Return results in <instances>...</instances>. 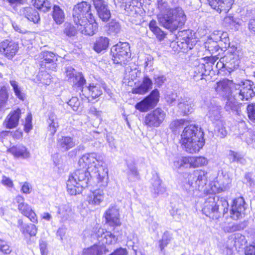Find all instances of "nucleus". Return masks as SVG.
<instances>
[{
  "label": "nucleus",
  "mask_w": 255,
  "mask_h": 255,
  "mask_svg": "<svg viewBox=\"0 0 255 255\" xmlns=\"http://www.w3.org/2000/svg\"><path fill=\"white\" fill-rule=\"evenodd\" d=\"M90 173L87 169L76 170L69 177L67 181L68 192L71 195L81 193L83 189L88 186Z\"/></svg>",
  "instance_id": "20e7f679"
},
{
  "label": "nucleus",
  "mask_w": 255,
  "mask_h": 255,
  "mask_svg": "<svg viewBox=\"0 0 255 255\" xmlns=\"http://www.w3.org/2000/svg\"><path fill=\"white\" fill-rule=\"evenodd\" d=\"M196 40L192 36H185L177 42L178 46L183 50V52L192 49L195 45Z\"/></svg>",
  "instance_id": "2f4dec72"
},
{
  "label": "nucleus",
  "mask_w": 255,
  "mask_h": 255,
  "mask_svg": "<svg viewBox=\"0 0 255 255\" xmlns=\"http://www.w3.org/2000/svg\"><path fill=\"white\" fill-rule=\"evenodd\" d=\"M18 209L22 214L27 217L32 222L37 223L36 214L28 204L25 203L23 205H19Z\"/></svg>",
  "instance_id": "72a5a7b5"
},
{
  "label": "nucleus",
  "mask_w": 255,
  "mask_h": 255,
  "mask_svg": "<svg viewBox=\"0 0 255 255\" xmlns=\"http://www.w3.org/2000/svg\"><path fill=\"white\" fill-rule=\"evenodd\" d=\"M85 88L89 91L91 97L95 99L100 96L102 91L101 87L99 84H90L89 86H86Z\"/></svg>",
  "instance_id": "c03bdc74"
},
{
  "label": "nucleus",
  "mask_w": 255,
  "mask_h": 255,
  "mask_svg": "<svg viewBox=\"0 0 255 255\" xmlns=\"http://www.w3.org/2000/svg\"><path fill=\"white\" fill-rule=\"evenodd\" d=\"M205 106L208 110V115L210 120L214 123H220L222 124L221 106L214 99L206 98L204 100Z\"/></svg>",
  "instance_id": "9b49d317"
},
{
  "label": "nucleus",
  "mask_w": 255,
  "mask_h": 255,
  "mask_svg": "<svg viewBox=\"0 0 255 255\" xmlns=\"http://www.w3.org/2000/svg\"><path fill=\"white\" fill-rule=\"evenodd\" d=\"M171 216L176 220L181 219L184 215V212L180 208L174 207L170 211Z\"/></svg>",
  "instance_id": "0e129e2a"
},
{
  "label": "nucleus",
  "mask_w": 255,
  "mask_h": 255,
  "mask_svg": "<svg viewBox=\"0 0 255 255\" xmlns=\"http://www.w3.org/2000/svg\"><path fill=\"white\" fill-rule=\"evenodd\" d=\"M20 15L26 18L30 21L34 23H37L40 20L39 14L38 11L34 8L27 6L22 7L19 11Z\"/></svg>",
  "instance_id": "393cba45"
},
{
  "label": "nucleus",
  "mask_w": 255,
  "mask_h": 255,
  "mask_svg": "<svg viewBox=\"0 0 255 255\" xmlns=\"http://www.w3.org/2000/svg\"><path fill=\"white\" fill-rule=\"evenodd\" d=\"M91 5L87 1H82L75 5L73 10V18L75 23H79L84 18L93 19Z\"/></svg>",
  "instance_id": "1a4fd4ad"
},
{
  "label": "nucleus",
  "mask_w": 255,
  "mask_h": 255,
  "mask_svg": "<svg viewBox=\"0 0 255 255\" xmlns=\"http://www.w3.org/2000/svg\"><path fill=\"white\" fill-rule=\"evenodd\" d=\"M170 241V238L167 234H164L162 236V239L159 241V248L161 251H162L164 248L168 244Z\"/></svg>",
  "instance_id": "774afa93"
},
{
  "label": "nucleus",
  "mask_w": 255,
  "mask_h": 255,
  "mask_svg": "<svg viewBox=\"0 0 255 255\" xmlns=\"http://www.w3.org/2000/svg\"><path fill=\"white\" fill-rule=\"evenodd\" d=\"M75 24L78 30L85 35H93L98 29V24L95 21L94 16L92 20L86 18L82 19L79 23Z\"/></svg>",
  "instance_id": "ddd939ff"
},
{
  "label": "nucleus",
  "mask_w": 255,
  "mask_h": 255,
  "mask_svg": "<svg viewBox=\"0 0 255 255\" xmlns=\"http://www.w3.org/2000/svg\"><path fill=\"white\" fill-rule=\"evenodd\" d=\"M68 104L70 106L73 111H77L80 105V102L77 97H72L68 102Z\"/></svg>",
  "instance_id": "338daca9"
},
{
  "label": "nucleus",
  "mask_w": 255,
  "mask_h": 255,
  "mask_svg": "<svg viewBox=\"0 0 255 255\" xmlns=\"http://www.w3.org/2000/svg\"><path fill=\"white\" fill-rule=\"evenodd\" d=\"M208 181L207 172L202 170H194L192 173L185 174L182 181V187L189 194L195 190H201Z\"/></svg>",
  "instance_id": "423d86ee"
},
{
  "label": "nucleus",
  "mask_w": 255,
  "mask_h": 255,
  "mask_svg": "<svg viewBox=\"0 0 255 255\" xmlns=\"http://www.w3.org/2000/svg\"><path fill=\"white\" fill-rule=\"evenodd\" d=\"M159 101V91L153 90L149 95L135 105V108L140 112H146L153 108Z\"/></svg>",
  "instance_id": "f8f14e48"
},
{
  "label": "nucleus",
  "mask_w": 255,
  "mask_h": 255,
  "mask_svg": "<svg viewBox=\"0 0 255 255\" xmlns=\"http://www.w3.org/2000/svg\"><path fill=\"white\" fill-rule=\"evenodd\" d=\"M181 136V145L189 153L198 152L204 145V132L201 128L196 125L186 126Z\"/></svg>",
  "instance_id": "f03ea898"
},
{
  "label": "nucleus",
  "mask_w": 255,
  "mask_h": 255,
  "mask_svg": "<svg viewBox=\"0 0 255 255\" xmlns=\"http://www.w3.org/2000/svg\"><path fill=\"white\" fill-rule=\"evenodd\" d=\"M48 130L51 135H53L56 132L59 127V123L56 116L53 113H51L47 120Z\"/></svg>",
  "instance_id": "58836bf2"
},
{
  "label": "nucleus",
  "mask_w": 255,
  "mask_h": 255,
  "mask_svg": "<svg viewBox=\"0 0 255 255\" xmlns=\"http://www.w3.org/2000/svg\"><path fill=\"white\" fill-rule=\"evenodd\" d=\"M229 204L224 198L220 199L215 195L212 194L205 199L202 206V211L210 218L218 219L222 214L224 215L228 211Z\"/></svg>",
  "instance_id": "7ed1b4c3"
},
{
  "label": "nucleus",
  "mask_w": 255,
  "mask_h": 255,
  "mask_svg": "<svg viewBox=\"0 0 255 255\" xmlns=\"http://www.w3.org/2000/svg\"><path fill=\"white\" fill-rule=\"evenodd\" d=\"M218 58L215 57H206L203 59V63L205 65V70L208 75L211 70H213V67L215 63L217 60Z\"/></svg>",
  "instance_id": "09e8293b"
},
{
  "label": "nucleus",
  "mask_w": 255,
  "mask_h": 255,
  "mask_svg": "<svg viewBox=\"0 0 255 255\" xmlns=\"http://www.w3.org/2000/svg\"><path fill=\"white\" fill-rule=\"evenodd\" d=\"M3 2V4L6 2L8 3V5L12 7L14 9H15L17 6L24 4L26 3V0H1Z\"/></svg>",
  "instance_id": "680f3d73"
},
{
  "label": "nucleus",
  "mask_w": 255,
  "mask_h": 255,
  "mask_svg": "<svg viewBox=\"0 0 255 255\" xmlns=\"http://www.w3.org/2000/svg\"><path fill=\"white\" fill-rule=\"evenodd\" d=\"M189 164L193 167H198L205 165L208 161L206 158L203 156L189 157Z\"/></svg>",
  "instance_id": "37998d69"
},
{
  "label": "nucleus",
  "mask_w": 255,
  "mask_h": 255,
  "mask_svg": "<svg viewBox=\"0 0 255 255\" xmlns=\"http://www.w3.org/2000/svg\"><path fill=\"white\" fill-rule=\"evenodd\" d=\"M166 113L157 108L147 114L144 118V124L150 128L159 127L165 120Z\"/></svg>",
  "instance_id": "9d476101"
},
{
  "label": "nucleus",
  "mask_w": 255,
  "mask_h": 255,
  "mask_svg": "<svg viewBox=\"0 0 255 255\" xmlns=\"http://www.w3.org/2000/svg\"><path fill=\"white\" fill-rule=\"evenodd\" d=\"M245 200L243 197H239L233 201L230 211L231 217L234 220L242 218L245 214Z\"/></svg>",
  "instance_id": "6ab92c4d"
},
{
  "label": "nucleus",
  "mask_w": 255,
  "mask_h": 255,
  "mask_svg": "<svg viewBox=\"0 0 255 255\" xmlns=\"http://www.w3.org/2000/svg\"><path fill=\"white\" fill-rule=\"evenodd\" d=\"M205 47L211 53H214L219 50V45L218 43L208 39L207 41L205 43Z\"/></svg>",
  "instance_id": "864d4df0"
},
{
  "label": "nucleus",
  "mask_w": 255,
  "mask_h": 255,
  "mask_svg": "<svg viewBox=\"0 0 255 255\" xmlns=\"http://www.w3.org/2000/svg\"><path fill=\"white\" fill-rule=\"evenodd\" d=\"M159 11L157 19L159 24L170 31H174L184 25L186 16L180 7L171 8L166 0H156Z\"/></svg>",
  "instance_id": "f257e3e1"
},
{
  "label": "nucleus",
  "mask_w": 255,
  "mask_h": 255,
  "mask_svg": "<svg viewBox=\"0 0 255 255\" xmlns=\"http://www.w3.org/2000/svg\"><path fill=\"white\" fill-rule=\"evenodd\" d=\"M152 80L147 76H145L143 79L141 84L139 87L133 89L132 93L134 94H144L152 88Z\"/></svg>",
  "instance_id": "473e14b6"
},
{
  "label": "nucleus",
  "mask_w": 255,
  "mask_h": 255,
  "mask_svg": "<svg viewBox=\"0 0 255 255\" xmlns=\"http://www.w3.org/2000/svg\"><path fill=\"white\" fill-rule=\"evenodd\" d=\"M9 83L12 87L13 90L17 98L20 100H24L25 98L24 94L21 92L17 82L15 80H10Z\"/></svg>",
  "instance_id": "3c124183"
},
{
  "label": "nucleus",
  "mask_w": 255,
  "mask_h": 255,
  "mask_svg": "<svg viewBox=\"0 0 255 255\" xmlns=\"http://www.w3.org/2000/svg\"><path fill=\"white\" fill-rule=\"evenodd\" d=\"M194 106L193 100L191 97L184 95L178 99V112L183 116L192 113L194 111Z\"/></svg>",
  "instance_id": "a211bd4d"
},
{
  "label": "nucleus",
  "mask_w": 255,
  "mask_h": 255,
  "mask_svg": "<svg viewBox=\"0 0 255 255\" xmlns=\"http://www.w3.org/2000/svg\"><path fill=\"white\" fill-rule=\"evenodd\" d=\"M228 158L231 162H237L244 164L246 160L239 153L230 150L228 154Z\"/></svg>",
  "instance_id": "a18cd8bd"
},
{
  "label": "nucleus",
  "mask_w": 255,
  "mask_h": 255,
  "mask_svg": "<svg viewBox=\"0 0 255 255\" xmlns=\"http://www.w3.org/2000/svg\"><path fill=\"white\" fill-rule=\"evenodd\" d=\"M186 122L184 119L176 120L170 123L169 128L172 131H176L178 129L182 128Z\"/></svg>",
  "instance_id": "5fc2aeb1"
},
{
  "label": "nucleus",
  "mask_w": 255,
  "mask_h": 255,
  "mask_svg": "<svg viewBox=\"0 0 255 255\" xmlns=\"http://www.w3.org/2000/svg\"><path fill=\"white\" fill-rule=\"evenodd\" d=\"M234 91L235 96L239 100H250L255 96V86L250 80L241 81Z\"/></svg>",
  "instance_id": "6e6552de"
},
{
  "label": "nucleus",
  "mask_w": 255,
  "mask_h": 255,
  "mask_svg": "<svg viewBox=\"0 0 255 255\" xmlns=\"http://www.w3.org/2000/svg\"><path fill=\"white\" fill-rule=\"evenodd\" d=\"M110 40L104 36H100L96 38L94 44V50L97 53L106 50L109 47Z\"/></svg>",
  "instance_id": "f704fd0d"
},
{
  "label": "nucleus",
  "mask_w": 255,
  "mask_h": 255,
  "mask_svg": "<svg viewBox=\"0 0 255 255\" xmlns=\"http://www.w3.org/2000/svg\"><path fill=\"white\" fill-rule=\"evenodd\" d=\"M79 163H84L88 168L94 166L98 169V184L100 187H105L108 184V170L103 167V161L96 153L85 154L79 159Z\"/></svg>",
  "instance_id": "39448f33"
},
{
  "label": "nucleus",
  "mask_w": 255,
  "mask_h": 255,
  "mask_svg": "<svg viewBox=\"0 0 255 255\" xmlns=\"http://www.w3.org/2000/svg\"><path fill=\"white\" fill-rule=\"evenodd\" d=\"M97 238L99 242H101V246H104V245L114 244L118 240V237L116 235L110 232H104L103 229L99 230Z\"/></svg>",
  "instance_id": "bb28decb"
},
{
  "label": "nucleus",
  "mask_w": 255,
  "mask_h": 255,
  "mask_svg": "<svg viewBox=\"0 0 255 255\" xmlns=\"http://www.w3.org/2000/svg\"><path fill=\"white\" fill-rule=\"evenodd\" d=\"M194 72L196 74H201V76L208 75L203 62L201 63L197 61L196 62Z\"/></svg>",
  "instance_id": "052dcab7"
},
{
  "label": "nucleus",
  "mask_w": 255,
  "mask_h": 255,
  "mask_svg": "<svg viewBox=\"0 0 255 255\" xmlns=\"http://www.w3.org/2000/svg\"><path fill=\"white\" fill-rule=\"evenodd\" d=\"M35 7L44 12L48 11L51 7V4L48 0H32Z\"/></svg>",
  "instance_id": "a19ab883"
},
{
  "label": "nucleus",
  "mask_w": 255,
  "mask_h": 255,
  "mask_svg": "<svg viewBox=\"0 0 255 255\" xmlns=\"http://www.w3.org/2000/svg\"><path fill=\"white\" fill-rule=\"evenodd\" d=\"M18 49V44L12 40H5L0 43V53L9 59L15 55Z\"/></svg>",
  "instance_id": "2eb2a0df"
},
{
  "label": "nucleus",
  "mask_w": 255,
  "mask_h": 255,
  "mask_svg": "<svg viewBox=\"0 0 255 255\" xmlns=\"http://www.w3.org/2000/svg\"><path fill=\"white\" fill-rule=\"evenodd\" d=\"M217 179L223 185H227L231 182L229 175L223 171H221V174L219 173Z\"/></svg>",
  "instance_id": "e2e57ef3"
},
{
  "label": "nucleus",
  "mask_w": 255,
  "mask_h": 255,
  "mask_svg": "<svg viewBox=\"0 0 255 255\" xmlns=\"http://www.w3.org/2000/svg\"><path fill=\"white\" fill-rule=\"evenodd\" d=\"M76 144V140L71 136L61 135L57 139V146L62 152L69 150Z\"/></svg>",
  "instance_id": "4be33fe9"
},
{
  "label": "nucleus",
  "mask_w": 255,
  "mask_h": 255,
  "mask_svg": "<svg viewBox=\"0 0 255 255\" xmlns=\"http://www.w3.org/2000/svg\"><path fill=\"white\" fill-rule=\"evenodd\" d=\"M209 39H211L217 43L220 42V44L222 46V43L225 44V47L227 45H229V39L228 34L227 32H224L220 30L214 31L209 37Z\"/></svg>",
  "instance_id": "7c9ffc66"
},
{
  "label": "nucleus",
  "mask_w": 255,
  "mask_h": 255,
  "mask_svg": "<svg viewBox=\"0 0 255 255\" xmlns=\"http://www.w3.org/2000/svg\"><path fill=\"white\" fill-rule=\"evenodd\" d=\"M231 82L227 79L217 82L215 86L216 92L223 98L228 97L234 94L231 90Z\"/></svg>",
  "instance_id": "aec40b11"
},
{
  "label": "nucleus",
  "mask_w": 255,
  "mask_h": 255,
  "mask_svg": "<svg viewBox=\"0 0 255 255\" xmlns=\"http://www.w3.org/2000/svg\"><path fill=\"white\" fill-rule=\"evenodd\" d=\"M121 30V26L119 22L115 20L111 21L108 26L107 29L108 32L111 34H115L119 33Z\"/></svg>",
  "instance_id": "8fccbe9b"
},
{
  "label": "nucleus",
  "mask_w": 255,
  "mask_h": 255,
  "mask_svg": "<svg viewBox=\"0 0 255 255\" xmlns=\"http://www.w3.org/2000/svg\"><path fill=\"white\" fill-rule=\"evenodd\" d=\"M104 216L106 223L112 227L120 226L119 209L116 205H111L105 211Z\"/></svg>",
  "instance_id": "4468645a"
},
{
  "label": "nucleus",
  "mask_w": 255,
  "mask_h": 255,
  "mask_svg": "<svg viewBox=\"0 0 255 255\" xmlns=\"http://www.w3.org/2000/svg\"><path fill=\"white\" fill-rule=\"evenodd\" d=\"M21 110L17 109L11 111L3 121V125L7 128L11 129L15 128L18 125L20 117Z\"/></svg>",
  "instance_id": "5701e85b"
},
{
  "label": "nucleus",
  "mask_w": 255,
  "mask_h": 255,
  "mask_svg": "<svg viewBox=\"0 0 255 255\" xmlns=\"http://www.w3.org/2000/svg\"><path fill=\"white\" fill-rule=\"evenodd\" d=\"M8 99L6 88L2 86L0 89V112L6 107Z\"/></svg>",
  "instance_id": "49530a36"
},
{
  "label": "nucleus",
  "mask_w": 255,
  "mask_h": 255,
  "mask_svg": "<svg viewBox=\"0 0 255 255\" xmlns=\"http://www.w3.org/2000/svg\"><path fill=\"white\" fill-rule=\"evenodd\" d=\"M209 5L216 11L221 12L231 6L233 0H207Z\"/></svg>",
  "instance_id": "c756f323"
},
{
  "label": "nucleus",
  "mask_w": 255,
  "mask_h": 255,
  "mask_svg": "<svg viewBox=\"0 0 255 255\" xmlns=\"http://www.w3.org/2000/svg\"><path fill=\"white\" fill-rule=\"evenodd\" d=\"M10 152L15 157L27 158L30 156V153L27 148L22 145H19L13 146L10 149Z\"/></svg>",
  "instance_id": "c9c22d12"
},
{
  "label": "nucleus",
  "mask_w": 255,
  "mask_h": 255,
  "mask_svg": "<svg viewBox=\"0 0 255 255\" xmlns=\"http://www.w3.org/2000/svg\"><path fill=\"white\" fill-rule=\"evenodd\" d=\"M65 74L67 80L73 83L77 87L82 88L83 86L86 83V80L83 74L80 72H76L70 66L65 67Z\"/></svg>",
  "instance_id": "f3484780"
},
{
  "label": "nucleus",
  "mask_w": 255,
  "mask_h": 255,
  "mask_svg": "<svg viewBox=\"0 0 255 255\" xmlns=\"http://www.w3.org/2000/svg\"><path fill=\"white\" fill-rule=\"evenodd\" d=\"M166 77L162 74H154L153 80L157 86H161L166 81Z\"/></svg>",
  "instance_id": "69168bd1"
},
{
  "label": "nucleus",
  "mask_w": 255,
  "mask_h": 255,
  "mask_svg": "<svg viewBox=\"0 0 255 255\" xmlns=\"http://www.w3.org/2000/svg\"><path fill=\"white\" fill-rule=\"evenodd\" d=\"M214 132L218 136L221 138L225 137L227 135V131L223 126V122H222V124L220 123H216Z\"/></svg>",
  "instance_id": "603ef678"
},
{
  "label": "nucleus",
  "mask_w": 255,
  "mask_h": 255,
  "mask_svg": "<svg viewBox=\"0 0 255 255\" xmlns=\"http://www.w3.org/2000/svg\"><path fill=\"white\" fill-rule=\"evenodd\" d=\"M189 164V158L181 157L177 158L174 162V166L176 168H181L182 167H187L188 164Z\"/></svg>",
  "instance_id": "6e6d98bb"
},
{
  "label": "nucleus",
  "mask_w": 255,
  "mask_h": 255,
  "mask_svg": "<svg viewBox=\"0 0 255 255\" xmlns=\"http://www.w3.org/2000/svg\"><path fill=\"white\" fill-rule=\"evenodd\" d=\"M223 61L225 62V69L229 72L236 69L239 65V57L235 52L227 51L223 57Z\"/></svg>",
  "instance_id": "412c9836"
},
{
  "label": "nucleus",
  "mask_w": 255,
  "mask_h": 255,
  "mask_svg": "<svg viewBox=\"0 0 255 255\" xmlns=\"http://www.w3.org/2000/svg\"><path fill=\"white\" fill-rule=\"evenodd\" d=\"M52 17L56 24H61L65 20V15L63 10L59 6L55 5L53 7Z\"/></svg>",
  "instance_id": "e433bc0d"
},
{
  "label": "nucleus",
  "mask_w": 255,
  "mask_h": 255,
  "mask_svg": "<svg viewBox=\"0 0 255 255\" xmlns=\"http://www.w3.org/2000/svg\"><path fill=\"white\" fill-rule=\"evenodd\" d=\"M21 232L23 234H29L30 237L35 236L37 232V228L33 224H24L20 229Z\"/></svg>",
  "instance_id": "de8ad7c7"
},
{
  "label": "nucleus",
  "mask_w": 255,
  "mask_h": 255,
  "mask_svg": "<svg viewBox=\"0 0 255 255\" xmlns=\"http://www.w3.org/2000/svg\"><path fill=\"white\" fill-rule=\"evenodd\" d=\"M43 61L41 66H44L46 68L55 70L57 67L56 61L57 56L53 52L49 51L44 52L42 54Z\"/></svg>",
  "instance_id": "a878e982"
},
{
  "label": "nucleus",
  "mask_w": 255,
  "mask_h": 255,
  "mask_svg": "<svg viewBox=\"0 0 255 255\" xmlns=\"http://www.w3.org/2000/svg\"><path fill=\"white\" fill-rule=\"evenodd\" d=\"M106 252V247L103 246L95 245L87 249H84L82 255H101Z\"/></svg>",
  "instance_id": "4c0bfd02"
},
{
  "label": "nucleus",
  "mask_w": 255,
  "mask_h": 255,
  "mask_svg": "<svg viewBox=\"0 0 255 255\" xmlns=\"http://www.w3.org/2000/svg\"><path fill=\"white\" fill-rule=\"evenodd\" d=\"M99 17L104 22L111 16V13L107 2L104 0H92Z\"/></svg>",
  "instance_id": "dca6fc26"
},
{
  "label": "nucleus",
  "mask_w": 255,
  "mask_h": 255,
  "mask_svg": "<svg viewBox=\"0 0 255 255\" xmlns=\"http://www.w3.org/2000/svg\"><path fill=\"white\" fill-rule=\"evenodd\" d=\"M237 99H238L235 96L234 93L223 99L226 101L224 109L227 112L238 113L240 104L237 101Z\"/></svg>",
  "instance_id": "c85d7f7f"
},
{
  "label": "nucleus",
  "mask_w": 255,
  "mask_h": 255,
  "mask_svg": "<svg viewBox=\"0 0 255 255\" xmlns=\"http://www.w3.org/2000/svg\"><path fill=\"white\" fill-rule=\"evenodd\" d=\"M105 193L103 188L96 189L88 194L87 201L90 205H99L104 200Z\"/></svg>",
  "instance_id": "cd10ccee"
},
{
  "label": "nucleus",
  "mask_w": 255,
  "mask_h": 255,
  "mask_svg": "<svg viewBox=\"0 0 255 255\" xmlns=\"http://www.w3.org/2000/svg\"><path fill=\"white\" fill-rule=\"evenodd\" d=\"M249 119L253 122H255V103L249 104L247 107Z\"/></svg>",
  "instance_id": "bf43d9fd"
},
{
  "label": "nucleus",
  "mask_w": 255,
  "mask_h": 255,
  "mask_svg": "<svg viewBox=\"0 0 255 255\" xmlns=\"http://www.w3.org/2000/svg\"><path fill=\"white\" fill-rule=\"evenodd\" d=\"M149 27L159 40H161L164 38L166 34L157 25L156 21L155 20L150 21L149 24Z\"/></svg>",
  "instance_id": "79ce46f5"
},
{
  "label": "nucleus",
  "mask_w": 255,
  "mask_h": 255,
  "mask_svg": "<svg viewBox=\"0 0 255 255\" xmlns=\"http://www.w3.org/2000/svg\"><path fill=\"white\" fill-rule=\"evenodd\" d=\"M111 51L114 63L121 66L128 64L130 60V50L128 42H119L114 46Z\"/></svg>",
  "instance_id": "0eeeda50"
},
{
  "label": "nucleus",
  "mask_w": 255,
  "mask_h": 255,
  "mask_svg": "<svg viewBox=\"0 0 255 255\" xmlns=\"http://www.w3.org/2000/svg\"><path fill=\"white\" fill-rule=\"evenodd\" d=\"M165 191V188L161 185V180L158 177L154 178L152 182L151 192L156 196L162 194Z\"/></svg>",
  "instance_id": "ea45409f"
},
{
  "label": "nucleus",
  "mask_w": 255,
  "mask_h": 255,
  "mask_svg": "<svg viewBox=\"0 0 255 255\" xmlns=\"http://www.w3.org/2000/svg\"><path fill=\"white\" fill-rule=\"evenodd\" d=\"M128 167L127 177L129 182H135L140 178L134 160L132 158L126 159Z\"/></svg>",
  "instance_id": "b1692460"
},
{
  "label": "nucleus",
  "mask_w": 255,
  "mask_h": 255,
  "mask_svg": "<svg viewBox=\"0 0 255 255\" xmlns=\"http://www.w3.org/2000/svg\"><path fill=\"white\" fill-rule=\"evenodd\" d=\"M77 32L76 29L70 23H65L64 24V33L68 36H74Z\"/></svg>",
  "instance_id": "4d7b16f0"
},
{
  "label": "nucleus",
  "mask_w": 255,
  "mask_h": 255,
  "mask_svg": "<svg viewBox=\"0 0 255 255\" xmlns=\"http://www.w3.org/2000/svg\"><path fill=\"white\" fill-rule=\"evenodd\" d=\"M245 228L244 225L243 224H234L227 226L224 228L225 232L228 233H233L236 231L243 230Z\"/></svg>",
  "instance_id": "13d9d810"
}]
</instances>
